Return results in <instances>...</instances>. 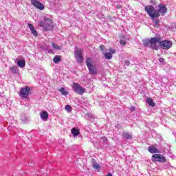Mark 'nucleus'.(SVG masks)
<instances>
[{"label": "nucleus", "mask_w": 176, "mask_h": 176, "mask_svg": "<svg viewBox=\"0 0 176 176\" xmlns=\"http://www.w3.org/2000/svg\"><path fill=\"white\" fill-rule=\"evenodd\" d=\"M145 12L150 16L151 20H153L155 18L160 17V13L156 11L155 7L152 5H148L144 8Z\"/></svg>", "instance_id": "obj_1"}, {"label": "nucleus", "mask_w": 176, "mask_h": 176, "mask_svg": "<svg viewBox=\"0 0 176 176\" xmlns=\"http://www.w3.org/2000/svg\"><path fill=\"white\" fill-rule=\"evenodd\" d=\"M39 25L44 31H50L53 28V21L45 16L44 21L39 22Z\"/></svg>", "instance_id": "obj_2"}, {"label": "nucleus", "mask_w": 176, "mask_h": 176, "mask_svg": "<svg viewBox=\"0 0 176 176\" xmlns=\"http://www.w3.org/2000/svg\"><path fill=\"white\" fill-rule=\"evenodd\" d=\"M162 41V37H151V47L154 50H159V47H160V42Z\"/></svg>", "instance_id": "obj_3"}, {"label": "nucleus", "mask_w": 176, "mask_h": 176, "mask_svg": "<svg viewBox=\"0 0 176 176\" xmlns=\"http://www.w3.org/2000/svg\"><path fill=\"white\" fill-rule=\"evenodd\" d=\"M86 65L88 68L90 75H96L97 68L93 65V60H91V58H87Z\"/></svg>", "instance_id": "obj_4"}, {"label": "nucleus", "mask_w": 176, "mask_h": 176, "mask_svg": "<svg viewBox=\"0 0 176 176\" xmlns=\"http://www.w3.org/2000/svg\"><path fill=\"white\" fill-rule=\"evenodd\" d=\"M160 47L162 49V50H168L173 47V42L170 40H161Z\"/></svg>", "instance_id": "obj_5"}, {"label": "nucleus", "mask_w": 176, "mask_h": 176, "mask_svg": "<svg viewBox=\"0 0 176 176\" xmlns=\"http://www.w3.org/2000/svg\"><path fill=\"white\" fill-rule=\"evenodd\" d=\"M83 50L76 47V50L74 52V57L79 64L83 62Z\"/></svg>", "instance_id": "obj_6"}, {"label": "nucleus", "mask_w": 176, "mask_h": 176, "mask_svg": "<svg viewBox=\"0 0 176 176\" xmlns=\"http://www.w3.org/2000/svg\"><path fill=\"white\" fill-rule=\"evenodd\" d=\"M31 94V88L28 86H25L20 89L19 96L23 98H28V96Z\"/></svg>", "instance_id": "obj_7"}, {"label": "nucleus", "mask_w": 176, "mask_h": 176, "mask_svg": "<svg viewBox=\"0 0 176 176\" xmlns=\"http://www.w3.org/2000/svg\"><path fill=\"white\" fill-rule=\"evenodd\" d=\"M151 160L154 163L156 162H160V163H166V162H167V159L166 158V157H164V155L162 154L153 155L151 157Z\"/></svg>", "instance_id": "obj_8"}, {"label": "nucleus", "mask_w": 176, "mask_h": 176, "mask_svg": "<svg viewBox=\"0 0 176 176\" xmlns=\"http://www.w3.org/2000/svg\"><path fill=\"white\" fill-rule=\"evenodd\" d=\"M72 89L77 94H79L80 96H82V94H85V89L79 85L78 82H74L72 85Z\"/></svg>", "instance_id": "obj_9"}, {"label": "nucleus", "mask_w": 176, "mask_h": 176, "mask_svg": "<svg viewBox=\"0 0 176 176\" xmlns=\"http://www.w3.org/2000/svg\"><path fill=\"white\" fill-rule=\"evenodd\" d=\"M31 3L34 8H36V9H39L40 10L45 9V6L38 0H31Z\"/></svg>", "instance_id": "obj_10"}, {"label": "nucleus", "mask_w": 176, "mask_h": 176, "mask_svg": "<svg viewBox=\"0 0 176 176\" xmlns=\"http://www.w3.org/2000/svg\"><path fill=\"white\" fill-rule=\"evenodd\" d=\"M116 53V50H115V49H112V47H110L109 52H105L104 56L107 60H111L113 54H115Z\"/></svg>", "instance_id": "obj_11"}, {"label": "nucleus", "mask_w": 176, "mask_h": 176, "mask_svg": "<svg viewBox=\"0 0 176 176\" xmlns=\"http://www.w3.org/2000/svg\"><path fill=\"white\" fill-rule=\"evenodd\" d=\"M148 152L150 153H160V151H159V149L157 148L156 146L151 145L148 148Z\"/></svg>", "instance_id": "obj_12"}, {"label": "nucleus", "mask_w": 176, "mask_h": 176, "mask_svg": "<svg viewBox=\"0 0 176 176\" xmlns=\"http://www.w3.org/2000/svg\"><path fill=\"white\" fill-rule=\"evenodd\" d=\"M159 8V12L158 13H163L164 14L165 13H167V7L163 4H160L158 6Z\"/></svg>", "instance_id": "obj_13"}, {"label": "nucleus", "mask_w": 176, "mask_h": 176, "mask_svg": "<svg viewBox=\"0 0 176 176\" xmlns=\"http://www.w3.org/2000/svg\"><path fill=\"white\" fill-rule=\"evenodd\" d=\"M40 116L43 120H47L49 119V113L46 111H41Z\"/></svg>", "instance_id": "obj_14"}, {"label": "nucleus", "mask_w": 176, "mask_h": 176, "mask_svg": "<svg viewBox=\"0 0 176 176\" xmlns=\"http://www.w3.org/2000/svg\"><path fill=\"white\" fill-rule=\"evenodd\" d=\"M122 138H124V140H131V138H133V135H131V134L129 133H124L122 135Z\"/></svg>", "instance_id": "obj_15"}, {"label": "nucleus", "mask_w": 176, "mask_h": 176, "mask_svg": "<svg viewBox=\"0 0 176 176\" xmlns=\"http://www.w3.org/2000/svg\"><path fill=\"white\" fill-rule=\"evenodd\" d=\"M146 102L150 105V107H155L156 104L153 102V100L151 98L146 99Z\"/></svg>", "instance_id": "obj_16"}, {"label": "nucleus", "mask_w": 176, "mask_h": 176, "mask_svg": "<svg viewBox=\"0 0 176 176\" xmlns=\"http://www.w3.org/2000/svg\"><path fill=\"white\" fill-rule=\"evenodd\" d=\"M53 61L55 64H58L61 61V56L60 55H56L54 57Z\"/></svg>", "instance_id": "obj_17"}, {"label": "nucleus", "mask_w": 176, "mask_h": 176, "mask_svg": "<svg viewBox=\"0 0 176 176\" xmlns=\"http://www.w3.org/2000/svg\"><path fill=\"white\" fill-rule=\"evenodd\" d=\"M17 65L20 68H24L25 67V60H19Z\"/></svg>", "instance_id": "obj_18"}, {"label": "nucleus", "mask_w": 176, "mask_h": 176, "mask_svg": "<svg viewBox=\"0 0 176 176\" xmlns=\"http://www.w3.org/2000/svg\"><path fill=\"white\" fill-rule=\"evenodd\" d=\"M79 130L76 128H73L72 129V134L74 135V137H78L79 135Z\"/></svg>", "instance_id": "obj_19"}, {"label": "nucleus", "mask_w": 176, "mask_h": 176, "mask_svg": "<svg viewBox=\"0 0 176 176\" xmlns=\"http://www.w3.org/2000/svg\"><path fill=\"white\" fill-rule=\"evenodd\" d=\"M151 38L150 40L147 39V40L143 41V44L144 45V46H150L151 47Z\"/></svg>", "instance_id": "obj_20"}, {"label": "nucleus", "mask_w": 176, "mask_h": 176, "mask_svg": "<svg viewBox=\"0 0 176 176\" xmlns=\"http://www.w3.org/2000/svg\"><path fill=\"white\" fill-rule=\"evenodd\" d=\"M59 91L61 93L62 96H67L68 94V92L65 91L64 87L59 89Z\"/></svg>", "instance_id": "obj_21"}, {"label": "nucleus", "mask_w": 176, "mask_h": 176, "mask_svg": "<svg viewBox=\"0 0 176 176\" xmlns=\"http://www.w3.org/2000/svg\"><path fill=\"white\" fill-rule=\"evenodd\" d=\"M10 70L11 71V72H12V74H17V67L16 66H12L10 68Z\"/></svg>", "instance_id": "obj_22"}, {"label": "nucleus", "mask_w": 176, "mask_h": 176, "mask_svg": "<svg viewBox=\"0 0 176 176\" xmlns=\"http://www.w3.org/2000/svg\"><path fill=\"white\" fill-rule=\"evenodd\" d=\"M65 109L68 113L72 112V107H71V105H69V104L66 105Z\"/></svg>", "instance_id": "obj_23"}, {"label": "nucleus", "mask_w": 176, "mask_h": 176, "mask_svg": "<svg viewBox=\"0 0 176 176\" xmlns=\"http://www.w3.org/2000/svg\"><path fill=\"white\" fill-rule=\"evenodd\" d=\"M93 167H94V168L98 170L100 168V165L96 163V161H94L93 162Z\"/></svg>", "instance_id": "obj_24"}, {"label": "nucleus", "mask_w": 176, "mask_h": 176, "mask_svg": "<svg viewBox=\"0 0 176 176\" xmlns=\"http://www.w3.org/2000/svg\"><path fill=\"white\" fill-rule=\"evenodd\" d=\"M153 20V23L155 25H158V24L160 23V21L159 20V19H155V18Z\"/></svg>", "instance_id": "obj_25"}, {"label": "nucleus", "mask_w": 176, "mask_h": 176, "mask_svg": "<svg viewBox=\"0 0 176 176\" xmlns=\"http://www.w3.org/2000/svg\"><path fill=\"white\" fill-rule=\"evenodd\" d=\"M52 47H54L56 50H60L61 49L59 45H57L55 43H52Z\"/></svg>", "instance_id": "obj_26"}, {"label": "nucleus", "mask_w": 176, "mask_h": 176, "mask_svg": "<svg viewBox=\"0 0 176 176\" xmlns=\"http://www.w3.org/2000/svg\"><path fill=\"white\" fill-rule=\"evenodd\" d=\"M34 36H38V32L35 29L30 30Z\"/></svg>", "instance_id": "obj_27"}, {"label": "nucleus", "mask_w": 176, "mask_h": 176, "mask_svg": "<svg viewBox=\"0 0 176 176\" xmlns=\"http://www.w3.org/2000/svg\"><path fill=\"white\" fill-rule=\"evenodd\" d=\"M99 49L101 50V52H104V50H105V45L101 44V45L99 46Z\"/></svg>", "instance_id": "obj_28"}, {"label": "nucleus", "mask_w": 176, "mask_h": 176, "mask_svg": "<svg viewBox=\"0 0 176 176\" xmlns=\"http://www.w3.org/2000/svg\"><path fill=\"white\" fill-rule=\"evenodd\" d=\"M124 65H126V67H129V65H130V60H124Z\"/></svg>", "instance_id": "obj_29"}, {"label": "nucleus", "mask_w": 176, "mask_h": 176, "mask_svg": "<svg viewBox=\"0 0 176 176\" xmlns=\"http://www.w3.org/2000/svg\"><path fill=\"white\" fill-rule=\"evenodd\" d=\"M28 27H29L30 31H32V30H33L34 29V25H33L32 24L28 23Z\"/></svg>", "instance_id": "obj_30"}, {"label": "nucleus", "mask_w": 176, "mask_h": 176, "mask_svg": "<svg viewBox=\"0 0 176 176\" xmlns=\"http://www.w3.org/2000/svg\"><path fill=\"white\" fill-rule=\"evenodd\" d=\"M120 45H122L123 46H124V45H126V41L120 40Z\"/></svg>", "instance_id": "obj_31"}, {"label": "nucleus", "mask_w": 176, "mask_h": 176, "mask_svg": "<svg viewBox=\"0 0 176 176\" xmlns=\"http://www.w3.org/2000/svg\"><path fill=\"white\" fill-rule=\"evenodd\" d=\"M102 141H104V142H107L108 141V138H107V137H102Z\"/></svg>", "instance_id": "obj_32"}, {"label": "nucleus", "mask_w": 176, "mask_h": 176, "mask_svg": "<svg viewBox=\"0 0 176 176\" xmlns=\"http://www.w3.org/2000/svg\"><path fill=\"white\" fill-rule=\"evenodd\" d=\"M159 61H160V63H164V58H160Z\"/></svg>", "instance_id": "obj_33"}]
</instances>
